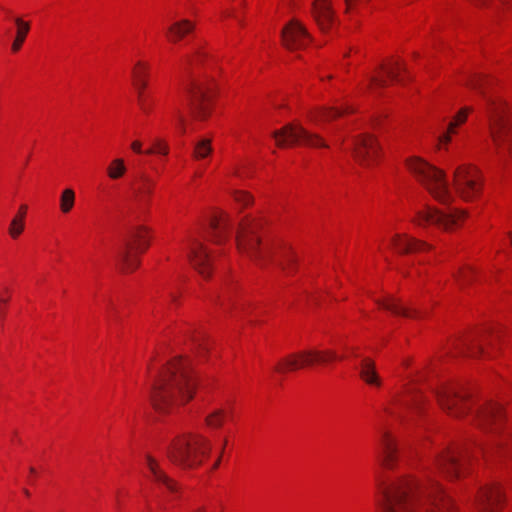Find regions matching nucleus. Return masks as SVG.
<instances>
[{
	"instance_id": "1",
	"label": "nucleus",
	"mask_w": 512,
	"mask_h": 512,
	"mask_svg": "<svg viewBox=\"0 0 512 512\" xmlns=\"http://www.w3.org/2000/svg\"><path fill=\"white\" fill-rule=\"evenodd\" d=\"M379 512H453L452 500L431 477L376 479Z\"/></svg>"
},
{
	"instance_id": "2",
	"label": "nucleus",
	"mask_w": 512,
	"mask_h": 512,
	"mask_svg": "<svg viewBox=\"0 0 512 512\" xmlns=\"http://www.w3.org/2000/svg\"><path fill=\"white\" fill-rule=\"evenodd\" d=\"M195 387L196 379L191 362L182 357L174 358L154 381L150 393L151 404L157 412H170L189 401Z\"/></svg>"
},
{
	"instance_id": "3",
	"label": "nucleus",
	"mask_w": 512,
	"mask_h": 512,
	"mask_svg": "<svg viewBox=\"0 0 512 512\" xmlns=\"http://www.w3.org/2000/svg\"><path fill=\"white\" fill-rule=\"evenodd\" d=\"M258 227L259 224L252 220H247L240 224L236 236L238 249L257 261L271 258L283 269L285 274H291L293 272L291 270L296 262L294 253L290 248L276 249L262 243L257 235Z\"/></svg>"
},
{
	"instance_id": "4",
	"label": "nucleus",
	"mask_w": 512,
	"mask_h": 512,
	"mask_svg": "<svg viewBox=\"0 0 512 512\" xmlns=\"http://www.w3.org/2000/svg\"><path fill=\"white\" fill-rule=\"evenodd\" d=\"M486 101V113L489 122V133L493 143V152L499 162L505 164L512 153V129L506 115V109L501 99L487 97L481 91Z\"/></svg>"
},
{
	"instance_id": "5",
	"label": "nucleus",
	"mask_w": 512,
	"mask_h": 512,
	"mask_svg": "<svg viewBox=\"0 0 512 512\" xmlns=\"http://www.w3.org/2000/svg\"><path fill=\"white\" fill-rule=\"evenodd\" d=\"M210 450L211 444L204 436L186 433L173 440L167 449V456L172 463L187 469L200 465Z\"/></svg>"
},
{
	"instance_id": "6",
	"label": "nucleus",
	"mask_w": 512,
	"mask_h": 512,
	"mask_svg": "<svg viewBox=\"0 0 512 512\" xmlns=\"http://www.w3.org/2000/svg\"><path fill=\"white\" fill-rule=\"evenodd\" d=\"M407 166L436 201L444 205L453 201V194L443 170L417 157L409 159Z\"/></svg>"
},
{
	"instance_id": "7",
	"label": "nucleus",
	"mask_w": 512,
	"mask_h": 512,
	"mask_svg": "<svg viewBox=\"0 0 512 512\" xmlns=\"http://www.w3.org/2000/svg\"><path fill=\"white\" fill-rule=\"evenodd\" d=\"M214 88L213 79L205 77L204 79H193L183 87L184 96L191 115L195 120L203 121L210 114V92Z\"/></svg>"
},
{
	"instance_id": "8",
	"label": "nucleus",
	"mask_w": 512,
	"mask_h": 512,
	"mask_svg": "<svg viewBox=\"0 0 512 512\" xmlns=\"http://www.w3.org/2000/svg\"><path fill=\"white\" fill-rule=\"evenodd\" d=\"M464 217L465 212L458 209H439L431 205H425L422 209L415 211L411 222L423 228L433 225L448 231L457 226Z\"/></svg>"
},
{
	"instance_id": "9",
	"label": "nucleus",
	"mask_w": 512,
	"mask_h": 512,
	"mask_svg": "<svg viewBox=\"0 0 512 512\" xmlns=\"http://www.w3.org/2000/svg\"><path fill=\"white\" fill-rule=\"evenodd\" d=\"M335 359H337V355L331 350H301L282 358L275 366V371L286 374L314 364H325Z\"/></svg>"
},
{
	"instance_id": "10",
	"label": "nucleus",
	"mask_w": 512,
	"mask_h": 512,
	"mask_svg": "<svg viewBox=\"0 0 512 512\" xmlns=\"http://www.w3.org/2000/svg\"><path fill=\"white\" fill-rule=\"evenodd\" d=\"M272 137L276 141L278 147H286L293 144H303L309 147H324L328 145L324 139L316 133H312L296 124H287L279 130L272 132Z\"/></svg>"
},
{
	"instance_id": "11",
	"label": "nucleus",
	"mask_w": 512,
	"mask_h": 512,
	"mask_svg": "<svg viewBox=\"0 0 512 512\" xmlns=\"http://www.w3.org/2000/svg\"><path fill=\"white\" fill-rule=\"evenodd\" d=\"M454 187L464 200L475 198L481 191L479 171L470 165H460L454 171Z\"/></svg>"
},
{
	"instance_id": "12",
	"label": "nucleus",
	"mask_w": 512,
	"mask_h": 512,
	"mask_svg": "<svg viewBox=\"0 0 512 512\" xmlns=\"http://www.w3.org/2000/svg\"><path fill=\"white\" fill-rule=\"evenodd\" d=\"M133 245H135V249L139 252H144L148 248L149 242L146 239V232L143 228L132 231L130 239L117 252V261L124 272L133 271L139 265L138 259L131 253Z\"/></svg>"
},
{
	"instance_id": "13",
	"label": "nucleus",
	"mask_w": 512,
	"mask_h": 512,
	"mask_svg": "<svg viewBox=\"0 0 512 512\" xmlns=\"http://www.w3.org/2000/svg\"><path fill=\"white\" fill-rule=\"evenodd\" d=\"M436 395L440 406L451 416L460 417L469 409L470 395L455 386L442 387Z\"/></svg>"
},
{
	"instance_id": "14",
	"label": "nucleus",
	"mask_w": 512,
	"mask_h": 512,
	"mask_svg": "<svg viewBox=\"0 0 512 512\" xmlns=\"http://www.w3.org/2000/svg\"><path fill=\"white\" fill-rule=\"evenodd\" d=\"M468 459L467 451L460 448H446L436 458V468L450 478L460 476Z\"/></svg>"
},
{
	"instance_id": "15",
	"label": "nucleus",
	"mask_w": 512,
	"mask_h": 512,
	"mask_svg": "<svg viewBox=\"0 0 512 512\" xmlns=\"http://www.w3.org/2000/svg\"><path fill=\"white\" fill-rule=\"evenodd\" d=\"M281 36L283 45L290 50L303 48L310 41L306 28L297 20H292L285 26Z\"/></svg>"
},
{
	"instance_id": "16",
	"label": "nucleus",
	"mask_w": 512,
	"mask_h": 512,
	"mask_svg": "<svg viewBox=\"0 0 512 512\" xmlns=\"http://www.w3.org/2000/svg\"><path fill=\"white\" fill-rule=\"evenodd\" d=\"M353 156L362 165H369L378 155V144L372 136L363 134L354 138Z\"/></svg>"
},
{
	"instance_id": "17",
	"label": "nucleus",
	"mask_w": 512,
	"mask_h": 512,
	"mask_svg": "<svg viewBox=\"0 0 512 512\" xmlns=\"http://www.w3.org/2000/svg\"><path fill=\"white\" fill-rule=\"evenodd\" d=\"M188 258L193 267L199 272V274L206 278L210 276L212 258L203 243L194 240L191 243L188 252Z\"/></svg>"
},
{
	"instance_id": "18",
	"label": "nucleus",
	"mask_w": 512,
	"mask_h": 512,
	"mask_svg": "<svg viewBox=\"0 0 512 512\" xmlns=\"http://www.w3.org/2000/svg\"><path fill=\"white\" fill-rule=\"evenodd\" d=\"M380 461L383 467L393 469L398 460V447L395 439L388 431L380 432Z\"/></svg>"
},
{
	"instance_id": "19",
	"label": "nucleus",
	"mask_w": 512,
	"mask_h": 512,
	"mask_svg": "<svg viewBox=\"0 0 512 512\" xmlns=\"http://www.w3.org/2000/svg\"><path fill=\"white\" fill-rule=\"evenodd\" d=\"M476 419L478 425L484 429H490V426L494 425L495 428L491 427V430H496L502 419V409L498 403L488 402L476 412Z\"/></svg>"
},
{
	"instance_id": "20",
	"label": "nucleus",
	"mask_w": 512,
	"mask_h": 512,
	"mask_svg": "<svg viewBox=\"0 0 512 512\" xmlns=\"http://www.w3.org/2000/svg\"><path fill=\"white\" fill-rule=\"evenodd\" d=\"M501 503L502 493L495 485L482 488L477 498V506L482 512H495Z\"/></svg>"
},
{
	"instance_id": "21",
	"label": "nucleus",
	"mask_w": 512,
	"mask_h": 512,
	"mask_svg": "<svg viewBox=\"0 0 512 512\" xmlns=\"http://www.w3.org/2000/svg\"><path fill=\"white\" fill-rule=\"evenodd\" d=\"M147 467L151 473V479L158 486L166 488L170 493L179 490L178 483L170 478L160 467L159 463L151 456H146Z\"/></svg>"
},
{
	"instance_id": "22",
	"label": "nucleus",
	"mask_w": 512,
	"mask_h": 512,
	"mask_svg": "<svg viewBox=\"0 0 512 512\" xmlns=\"http://www.w3.org/2000/svg\"><path fill=\"white\" fill-rule=\"evenodd\" d=\"M405 66L399 61L391 62L388 65L381 66V73L379 75L370 77V85L373 88H383L387 85V80L385 78L388 77L397 82H402V79L399 76L401 71H405Z\"/></svg>"
},
{
	"instance_id": "23",
	"label": "nucleus",
	"mask_w": 512,
	"mask_h": 512,
	"mask_svg": "<svg viewBox=\"0 0 512 512\" xmlns=\"http://www.w3.org/2000/svg\"><path fill=\"white\" fill-rule=\"evenodd\" d=\"M392 246L399 253L419 252L431 248V246L426 242L410 237L406 234H396L392 238Z\"/></svg>"
},
{
	"instance_id": "24",
	"label": "nucleus",
	"mask_w": 512,
	"mask_h": 512,
	"mask_svg": "<svg viewBox=\"0 0 512 512\" xmlns=\"http://www.w3.org/2000/svg\"><path fill=\"white\" fill-rule=\"evenodd\" d=\"M312 14L323 32L331 27L334 20V13L326 0H315L312 4Z\"/></svg>"
},
{
	"instance_id": "25",
	"label": "nucleus",
	"mask_w": 512,
	"mask_h": 512,
	"mask_svg": "<svg viewBox=\"0 0 512 512\" xmlns=\"http://www.w3.org/2000/svg\"><path fill=\"white\" fill-rule=\"evenodd\" d=\"M211 237L212 240L220 244L230 234L231 224L227 214L221 212L219 215H215L210 222Z\"/></svg>"
},
{
	"instance_id": "26",
	"label": "nucleus",
	"mask_w": 512,
	"mask_h": 512,
	"mask_svg": "<svg viewBox=\"0 0 512 512\" xmlns=\"http://www.w3.org/2000/svg\"><path fill=\"white\" fill-rule=\"evenodd\" d=\"M155 181L148 175L140 174L132 185L135 199L140 203H147L153 193Z\"/></svg>"
},
{
	"instance_id": "27",
	"label": "nucleus",
	"mask_w": 512,
	"mask_h": 512,
	"mask_svg": "<svg viewBox=\"0 0 512 512\" xmlns=\"http://www.w3.org/2000/svg\"><path fill=\"white\" fill-rule=\"evenodd\" d=\"M194 27V24L187 19L176 21L167 28V38L170 42L177 43L192 32Z\"/></svg>"
},
{
	"instance_id": "28",
	"label": "nucleus",
	"mask_w": 512,
	"mask_h": 512,
	"mask_svg": "<svg viewBox=\"0 0 512 512\" xmlns=\"http://www.w3.org/2000/svg\"><path fill=\"white\" fill-rule=\"evenodd\" d=\"M360 377L368 385L376 387L382 385V380L376 371L375 363L370 358H364L361 361Z\"/></svg>"
},
{
	"instance_id": "29",
	"label": "nucleus",
	"mask_w": 512,
	"mask_h": 512,
	"mask_svg": "<svg viewBox=\"0 0 512 512\" xmlns=\"http://www.w3.org/2000/svg\"><path fill=\"white\" fill-rule=\"evenodd\" d=\"M487 340V332H478L467 336L462 341V349L471 356H476L483 351V343Z\"/></svg>"
},
{
	"instance_id": "30",
	"label": "nucleus",
	"mask_w": 512,
	"mask_h": 512,
	"mask_svg": "<svg viewBox=\"0 0 512 512\" xmlns=\"http://www.w3.org/2000/svg\"><path fill=\"white\" fill-rule=\"evenodd\" d=\"M377 304L383 309L388 310L395 315H402L404 317H416L418 315L417 311L401 305L394 297H388L384 300H377Z\"/></svg>"
},
{
	"instance_id": "31",
	"label": "nucleus",
	"mask_w": 512,
	"mask_h": 512,
	"mask_svg": "<svg viewBox=\"0 0 512 512\" xmlns=\"http://www.w3.org/2000/svg\"><path fill=\"white\" fill-rule=\"evenodd\" d=\"M471 110L472 109L470 107H464L454 116L452 121L448 124L447 131L439 136L438 140L440 143L447 144L451 141L450 134L455 133L456 127L466 121L467 116Z\"/></svg>"
},
{
	"instance_id": "32",
	"label": "nucleus",
	"mask_w": 512,
	"mask_h": 512,
	"mask_svg": "<svg viewBox=\"0 0 512 512\" xmlns=\"http://www.w3.org/2000/svg\"><path fill=\"white\" fill-rule=\"evenodd\" d=\"M350 109H338V108H329V109H320L315 112H312L309 115V118L312 122L320 123L322 121H331L339 116H341L343 113L350 112Z\"/></svg>"
},
{
	"instance_id": "33",
	"label": "nucleus",
	"mask_w": 512,
	"mask_h": 512,
	"mask_svg": "<svg viewBox=\"0 0 512 512\" xmlns=\"http://www.w3.org/2000/svg\"><path fill=\"white\" fill-rule=\"evenodd\" d=\"M27 212V206L21 205L17 215L12 219L9 226V234L12 238H17L24 230V219Z\"/></svg>"
},
{
	"instance_id": "34",
	"label": "nucleus",
	"mask_w": 512,
	"mask_h": 512,
	"mask_svg": "<svg viewBox=\"0 0 512 512\" xmlns=\"http://www.w3.org/2000/svg\"><path fill=\"white\" fill-rule=\"evenodd\" d=\"M15 24L17 25V33L14 42L12 43V51L17 52L20 50L22 44L25 41V38L30 30V25L28 22L23 21L21 18L15 19Z\"/></svg>"
},
{
	"instance_id": "35",
	"label": "nucleus",
	"mask_w": 512,
	"mask_h": 512,
	"mask_svg": "<svg viewBox=\"0 0 512 512\" xmlns=\"http://www.w3.org/2000/svg\"><path fill=\"white\" fill-rule=\"evenodd\" d=\"M127 171L125 161L122 158H115L107 167V175L112 180H117L125 175Z\"/></svg>"
},
{
	"instance_id": "36",
	"label": "nucleus",
	"mask_w": 512,
	"mask_h": 512,
	"mask_svg": "<svg viewBox=\"0 0 512 512\" xmlns=\"http://www.w3.org/2000/svg\"><path fill=\"white\" fill-rule=\"evenodd\" d=\"M228 415V411L223 408H218L206 416L205 422L207 426L211 428H220Z\"/></svg>"
},
{
	"instance_id": "37",
	"label": "nucleus",
	"mask_w": 512,
	"mask_h": 512,
	"mask_svg": "<svg viewBox=\"0 0 512 512\" xmlns=\"http://www.w3.org/2000/svg\"><path fill=\"white\" fill-rule=\"evenodd\" d=\"M75 192L71 188L64 189L60 196V210L69 213L74 207Z\"/></svg>"
},
{
	"instance_id": "38",
	"label": "nucleus",
	"mask_w": 512,
	"mask_h": 512,
	"mask_svg": "<svg viewBox=\"0 0 512 512\" xmlns=\"http://www.w3.org/2000/svg\"><path fill=\"white\" fill-rule=\"evenodd\" d=\"M212 152L211 140L203 138L199 140L194 147V157L196 159H204Z\"/></svg>"
},
{
	"instance_id": "39",
	"label": "nucleus",
	"mask_w": 512,
	"mask_h": 512,
	"mask_svg": "<svg viewBox=\"0 0 512 512\" xmlns=\"http://www.w3.org/2000/svg\"><path fill=\"white\" fill-rule=\"evenodd\" d=\"M149 66L146 63L138 61L132 70L133 82L147 81Z\"/></svg>"
},
{
	"instance_id": "40",
	"label": "nucleus",
	"mask_w": 512,
	"mask_h": 512,
	"mask_svg": "<svg viewBox=\"0 0 512 512\" xmlns=\"http://www.w3.org/2000/svg\"><path fill=\"white\" fill-rule=\"evenodd\" d=\"M473 275L474 272L470 268H463L455 277L460 285H464L465 283L470 282V280L473 278Z\"/></svg>"
},
{
	"instance_id": "41",
	"label": "nucleus",
	"mask_w": 512,
	"mask_h": 512,
	"mask_svg": "<svg viewBox=\"0 0 512 512\" xmlns=\"http://www.w3.org/2000/svg\"><path fill=\"white\" fill-rule=\"evenodd\" d=\"M146 153L147 154L160 153L163 155H167L168 154V146L161 140L157 139L153 143V147L148 149L146 151Z\"/></svg>"
},
{
	"instance_id": "42",
	"label": "nucleus",
	"mask_w": 512,
	"mask_h": 512,
	"mask_svg": "<svg viewBox=\"0 0 512 512\" xmlns=\"http://www.w3.org/2000/svg\"><path fill=\"white\" fill-rule=\"evenodd\" d=\"M234 198L242 206H247L252 202V197L246 192L235 191Z\"/></svg>"
},
{
	"instance_id": "43",
	"label": "nucleus",
	"mask_w": 512,
	"mask_h": 512,
	"mask_svg": "<svg viewBox=\"0 0 512 512\" xmlns=\"http://www.w3.org/2000/svg\"><path fill=\"white\" fill-rule=\"evenodd\" d=\"M138 105H139L141 111L146 115H149L153 110V101L148 99V97L139 99Z\"/></svg>"
},
{
	"instance_id": "44",
	"label": "nucleus",
	"mask_w": 512,
	"mask_h": 512,
	"mask_svg": "<svg viewBox=\"0 0 512 512\" xmlns=\"http://www.w3.org/2000/svg\"><path fill=\"white\" fill-rule=\"evenodd\" d=\"M174 116H175L176 121L178 122L181 133H185L186 132V119H185L183 113L181 112V110L176 108L174 111Z\"/></svg>"
},
{
	"instance_id": "45",
	"label": "nucleus",
	"mask_w": 512,
	"mask_h": 512,
	"mask_svg": "<svg viewBox=\"0 0 512 512\" xmlns=\"http://www.w3.org/2000/svg\"><path fill=\"white\" fill-rule=\"evenodd\" d=\"M147 81H138V82H133V85L137 91V99H143L145 98L146 96L144 95V90L146 89L147 87Z\"/></svg>"
},
{
	"instance_id": "46",
	"label": "nucleus",
	"mask_w": 512,
	"mask_h": 512,
	"mask_svg": "<svg viewBox=\"0 0 512 512\" xmlns=\"http://www.w3.org/2000/svg\"><path fill=\"white\" fill-rule=\"evenodd\" d=\"M422 401V398L420 395H415L413 398L407 403L408 406H416L418 407Z\"/></svg>"
},
{
	"instance_id": "47",
	"label": "nucleus",
	"mask_w": 512,
	"mask_h": 512,
	"mask_svg": "<svg viewBox=\"0 0 512 512\" xmlns=\"http://www.w3.org/2000/svg\"><path fill=\"white\" fill-rule=\"evenodd\" d=\"M480 85H481V79L479 77H474L469 82V86L472 87L473 89H480Z\"/></svg>"
},
{
	"instance_id": "48",
	"label": "nucleus",
	"mask_w": 512,
	"mask_h": 512,
	"mask_svg": "<svg viewBox=\"0 0 512 512\" xmlns=\"http://www.w3.org/2000/svg\"><path fill=\"white\" fill-rule=\"evenodd\" d=\"M131 148H132V150H133L134 152H136V153H142V152H143V151H142V144H141V142H140V141H134V142H132V144H131Z\"/></svg>"
},
{
	"instance_id": "49",
	"label": "nucleus",
	"mask_w": 512,
	"mask_h": 512,
	"mask_svg": "<svg viewBox=\"0 0 512 512\" xmlns=\"http://www.w3.org/2000/svg\"><path fill=\"white\" fill-rule=\"evenodd\" d=\"M195 57H196V61H197V62H200V61L202 60V58H204V57H205V53H203V52H202V51H200V50H197V51L195 52Z\"/></svg>"
},
{
	"instance_id": "50",
	"label": "nucleus",
	"mask_w": 512,
	"mask_h": 512,
	"mask_svg": "<svg viewBox=\"0 0 512 512\" xmlns=\"http://www.w3.org/2000/svg\"><path fill=\"white\" fill-rule=\"evenodd\" d=\"M223 452H224V447L220 448V455L214 464V468H217L219 466Z\"/></svg>"
},
{
	"instance_id": "51",
	"label": "nucleus",
	"mask_w": 512,
	"mask_h": 512,
	"mask_svg": "<svg viewBox=\"0 0 512 512\" xmlns=\"http://www.w3.org/2000/svg\"><path fill=\"white\" fill-rule=\"evenodd\" d=\"M8 302V298L4 297V296H1L0 297V303L1 304H6Z\"/></svg>"
},
{
	"instance_id": "52",
	"label": "nucleus",
	"mask_w": 512,
	"mask_h": 512,
	"mask_svg": "<svg viewBox=\"0 0 512 512\" xmlns=\"http://www.w3.org/2000/svg\"><path fill=\"white\" fill-rule=\"evenodd\" d=\"M14 439H17V432L14 431L13 434H12V441H14Z\"/></svg>"
},
{
	"instance_id": "53",
	"label": "nucleus",
	"mask_w": 512,
	"mask_h": 512,
	"mask_svg": "<svg viewBox=\"0 0 512 512\" xmlns=\"http://www.w3.org/2000/svg\"><path fill=\"white\" fill-rule=\"evenodd\" d=\"M226 444H227V439H224V441H223V443H222V447H224V448H225Z\"/></svg>"
},
{
	"instance_id": "54",
	"label": "nucleus",
	"mask_w": 512,
	"mask_h": 512,
	"mask_svg": "<svg viewBox=\"0 0 512 512\" xmlns=\"http://www.w3.org/2000/svg\"><path fill=\"white\" fill-rule=\"evenodd\" d=\"M0 315H1V316H4V308H1V310H0Z\"/></svg>"
},
{
	"instance_id": "55",
	"label": "nucleus",
	"mask_w": 512,
	"mask_h": 512,
	"mask_svg": "<svg viewBox=\"0 0 512 512\" xmlns=\"http://www.w3.org/2000/svg\"><path fill=\"white\" fill-rule=\"evenodd\" d=\"M0 315H1V316H4V308H1V310H0Z\"/></svg>"
},
{
	"instance_id": "56",
	"label": "nucleus",
	"mask_w": 512,
	"mask_h": 512,
	"mask_svg": "<svg viewBox=\"0 0 512 512\" xmlns=\"http://www.w3.org/2000/svg\"><path fill=\"white\" fill-rule=\"evenodd\" d=\"M24 493H25V495L29 496V491L28 490H24Z\"/></svg>"
},
{
	"instance_id": "57",
	"label": "nucleus",
	"mask_w": 512,
	"mask_h": 512,
	"mask_svg": "<svg viewBox=\"0 0 512 512\" xmlns=\"http://www.w3.org/2000/svg\"><path fill=\"white\" fill-rule=\"evenodd\" d=\"M30 472L31 473H35V469L34 468H30Z\"/></svg>"
}]
</instances>
